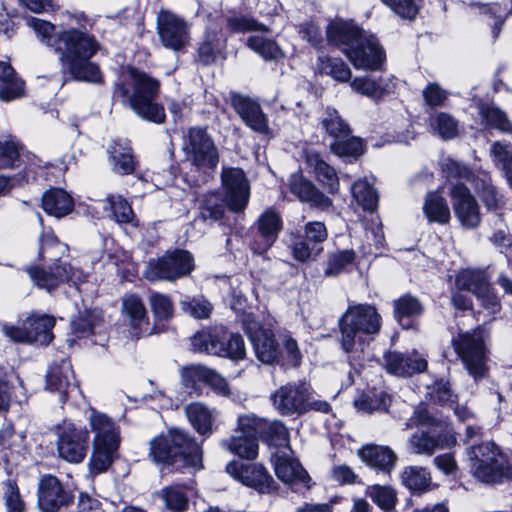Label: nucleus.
Returning <instances> with one entry per match:
<instances>
[{
    "label": "nucleus",
    "instance_id": "bb28decb",
    "mask_svg": "<svg viewBox=\"0 0 512 512\" xmlns=\"http://www.w3.org/2000/svg\"><path fill=\"white\" fill-rule=\"evenodd\" d=\"M289 188L291 193L302 202H308L322 210L329 209L332 206V200L319 191L315 185L300 172H296L290 176Z\"/></svg>",
    "mask_w": 512,
    "mask_h": 512
},
{
    "label": "nucleus",
    "instance_id": "72a5a7b5",
    "mask_svg": "<svg viewBox=\"0 0 512 512\" xmlns=\"http://www.w3.org/2000/svg\"><path fill=\"white\" fill-rule=\"evenodd\" d=\"M184 411L189 422L199 434L209 436L212 433L215 410L202 402H194L187 405Z\"/></svg>",
    "mask_w": 512,
    "mask_h": 512
},
{
    "label": "nucleus",
    "instance_id": "864d4df0",
    "mask_svg": "<svg viewBox=\"0 0 512 512\" xmlns=\"http://www.w3.org/2000/svg\"><path fill=\"white\" fill-rule=\"evenodd\" d=\"M112 212V220L117 224H129L135 220L131 205L120 195H110L106 199Z\"/></svg>",
    "mask_w": 512,
    "mask_h": 512
},
{
    "label": "nucleus",
    "instance_id": "f8f14e48",
    "mask_svg": "<svg viewBox=\"0 0 512 512\" xmlns=\"http://www.w3.org/2000/svg\"><path fill=\"white\" fill-rule=\"evenodd\" d=\"M157 31L164 47L173 51H180L190 41V26L183 18L167 11L161 10L157 16Z\"/></svg>",
    "mask_w": 512,
    "mask_h": 512
},
{
    "label": "nucleus",
    "instance_id": "8fccbe9b",
    "mask_svg": "<svg viewBox=\"0 0 512 512\" xmlns=\"http://www.w3.org/2000/svg\"><path fill=\"white\" fill-rule=\"evenodd\" d=\"M119 447L93 445V453L90 459L92 473L105 472L113 463Z\"/></svg>",
    "mask_w": 512,
    "mask_h": 512
},
{
    "label": "nucleus",
    "instance_id": "49530a36",
    "mask_svg": "<svg viewBox=\"0 0 512 512\" xmlns=\"http://www.w3.org/2000/svg\"><path fill=\"white\" fill-rule=\"evenodd\" d=\"M317 70L338 82H347L351 78L350 68L339 58L319 57Z\"/></svg>",
    "mask_w": 512,
    "mask_h": 512
},
{
    "label": "nucleus",
    "instance_id": "5701e85b",
    "mask_svg": "<svg viewBox=\"0 0 512 512\" xmlns=\"http://www.w3.org/2000/svg\"><path fill=\"white\" fill-rule=\"evenodd\" d=\"M28 274L33 282L40 288L48 291L54 289L62 282H80L83 279L82 272L74 269L70 264L55 265L52 272H46L39 267H31Z\"/></svg>",
    "mask_w": 512,
    "mask_h": 512
},
{
    "label": "nucleus",
    "instance_id": "0e129e2a",
    "mask_svg": "<svg viewBox=\"0 0 512 512\" xmlns=\"http://www.w3.org/2000/svg\"><path fill=\"white\" fill-rule=\"evenodd\" d=\"M20 158V145L13 139L0 141V169L13 168Z\"/></svg>",
    "mask_w": 512,
    "mask_h": 512
},
{
    "label": "nucleus",
    "instance_id": "aec40b11",
    "mask_svg": "<svg viewBox=\"0 0 512 512\" xmlns=\"http://www.w3.org/2000/svg\"><path fill=\"white\" fill-rule=\"evenodd\" d=\"M246 332L259 361L269 365L279 363V348L270 330L256 321H251L246 324Z\"/></svg>",
    "mask_w": 512,
    "mask_h": 512
},
{
    "label": "nucleus",
    "instance_id": "3c124183",
    "mask_svg": "<svg viewBox=\"0 0 512 512\" xmlns=\"http://www.w3.org/2000/svg\"><path fill=\"white\" fill-rule=\"evenodd\" d=\"M365 495L385 512H390L397 502L396 492L390 486H368Z\"/></svg>",
    "mask_w": 512,
    "mask_h": 512
},
{
    "label": "nucleus",
    "instance_id": "cd10ccee",
    "mask_svg": "<svg viewBox=\"0 0 512 512\" xmlns=\"http://www.w3.org/2000/svg\"><path fill=\"white\" fill-rule=\"evenodd\" d=\"M73 370L68 360L50 366L46 375L45 388L51 393H57L60 402H65L69 391L74 388Z\"/></svg>",
    "mask_w": 512,
    "mask_h": 512
},
{
    "label": "nucleus",
    "instance_id": "09e8293b",
    "mask_svg": "<svg viewBox=\"0 0 512 512\" xmlns=\"http://www.w3.org/2000/svg\"><path fill=\"white\" fill-rule=\"evenodd\" d=\"M479 114L487 125L496 128L501 132H512V123L505 112L494 105H481Z\"/></svg>",
    "mask_w": 512,
    "mask_h": 512
},
{
    "label": "nucleus",
    "instance_id": "1a4fd4ad",
    "mask_svg": "<svg viewBox=\"0 0 512 512\" xmlns=\"http://www.w3.org/2000/svg\"><path fill=\"white\" fill-rule=\"evenodd\" d=\"M187 159L199 170H213L219 162L217 148L205 129L194 127L187 134L184 144Z\"/></svg>",
    "mask_w": 512,
    "mask_h": 512
},
{
    "label": "nucleus",
    "instance_id": "7c9ffc66",
    "mask_svg": "<svg viewBox=\"0 0 512 512\" xmlns=\"http://www.w3.org/2000/svg\"><path fill=\"white\" fill-rule=\"evenodd\" d=\"M327 40L330 44L344 48H352L364 31L352 21L334 20L327 26Z\"/></svg>",
    "mask_w": 512,
    "mask_h": 512
},
{
    "label": "nucleus",
    "instance_id": "473e14b6",
    "mask_svg": "<svg viewBox=\"0 0 512 512\" xmlns=\"http://www.w3.org/2000/svg\"><path fill=\"white\" fill-rule=\"evenodd\" d=\"M307 164L316 180L330 193L337 194L340 189L338 175L335 169L326 163L318 154L307 155Z\"/></svg>",
    "mask_w": 512,
    "mask_h": 512
},
{
    "label": "nucleus",
    "instance_id": "e2e57ef3",
    "mask_svg": "<svg viewBox=\"0 0 512 512\" xmlns=\"http://www.w3.org/2000/svg\"><path fill=\"white\" fill-rule=\"evenodd\" d=\"M395 316L398 321L404 317L418 316L422 312L419 300L410 295H404L394 302Z\"/></svg>",
    "mask_w": 512,
    "mask_h": 512
},
{
    "label": "nucleus",
    "instance_id": "ea45409f",
    "mask_svg": "<svg viewBox=\"0 0 512 512\" xmlns=\"http://www.w3.org/2000/svg\"><path fill=\"white\" fill-rule=\"evenodd\" d=\"M352 198L366 212L373 213L378 207V193L367 179H358L351 186Z\"/></svg>",
    "mask_w": 512,
    "mask_h": 512
},
{
    "label": "nucleus",
    "instance_id": "c85d7f7f",
    "mask_svg": "<svg viewBox=\"0 0 512 512\" xmlns=\"http://www.w3.org/2000/svg\"><path fill=\"white\" fill-rule=\"evenodd\" d=\"M89 424L94 433L93 445L119 447V428L110 417L92 410L89 416Z\"/></svg>",
    "mask_w": 512,
    "mask_h": 512
},
{
    "label": "nucleus",
    "instance_id": "de8ad7c7",
    "mask_svg": "<svg viewBox=\"0 0 512 512\" xmlns=\"http://www.w3.org/2000/svg\"><path fill=\"white\" fill-rule=\"evenodd\" d=\"M160 497L171 512H183L188 508L189 499L185 487L172 485L161 490Z\"/></svg>",
    "mask_w": 512,
    "mask_h": 512
},
{
    "label": "nucleus",
    "instance_id": "a18cd8bd",
    "mask_svg": "<svg viewBox=\"0 0 512 512\" xmlns=\"http://www.w3.org/2000/svg\"><path fill=\"white\" fill-rule=\"evenodd\" d=\"M321 126L333 138H345L349 136L350 129L341 118L338 111L327 107L319 118Z\"/></svg>",
    "mask_w": 512,
    "mask_h": 512
},
{
    "label": "nucleus",
    "instance_id": "9d476101",
    "mask_svg": "<svg viewBox=\"0 0 512 512\" xmlns=\"http://www.w3.org/2000/svg\"><path fill=\"white\" fill-rule=\"evenodd\" d=\"M57 450L59 456L70 463H80L86 456L89 433L71 422H63L58 427Z\"/></svg>",
    "mask_w": 512,
    "mask_h": 512
},
{
    "label": "nucleus",
    "instance_id": "79ce46f5",
    "mask_svg": "<svg viewBox=\"0 0 512 512\" xmlns=\"http://www.w3.org/2000/svg\"><path fill=\"white\" fill-rule=\"evenodd\" d=\"M224 45L222 33L216 28H208L203 42L199 46V57L204 64L215 61Z\"/></svg>",
    "mask_w": 512,
    "mask_h": 512
},
{
    "label": "nucleus",
    "instance_id": "774afa93",
    "mask_svg": "<svg viewBox=\"0 0 512 512\" xmlns=\"http://www.w3.org/2000/svg\"><path fill=\"white\" fill-rule=\"evenodd\" d=\"M266 429L270 441L277 446V450L290 449L288 429L283 423L274 421L269 425L267 424Z\"/></svg>",
    "mask_w": 512,
    "mask_h": 512
},
{
    "label": "nucleus",
    "instance_id": "39448f33",
    "mask_svg": "<svg viewBox=\"0 0 512 512\" xmlns=\"http://www.w3.org/2000/svg\"><path fill=\"white\" fill-rule=\"evenodd\" d=\"M473 475L484 483H495L503 477L512 479V465L493 442L471 447L469 451Z\"/></svg>",
    "mask_w": 512,
    "mask_h": 512
},
{
    "label": "nucleus",
    "instance_id": "9b49d317",
    "mask_svg": "<svg viewBox=\"0 0 512 512\" xmlns=\"http://www.w3.org/2000/svg\"><path fill=\"white\" fill-rule=\"evenodd\" d=\"M55 319L49 315L32 314L24 322V327L4 326L5 335L18 342H35L48 345L53 340L52 328Z\"/></svg>",
    "mask_w": 512,
    "mask_h": 512
},
{
    "label": "nucleus",
    "instance_id": "c756f323",
    "mask_svg": "<svg viewBox=\"0 0 512 512\" xmlns=\"http://www.w3.org/2000/svg\"><path fill=\"white\" fill-rule=\"evenodd\" d=\"M359 458L369 467L390 473L396 465L397 455L389 447L377 444H366L358 450Z\"/></svg>",
    "mask_w": 512,
    "mask_h": 512
},
{
    "label": "nucleus",
    "instance_id": "2f4dec72",
    "mask_svg": "<svg viewBox=\"0 0 512 512\" xmlns=\"http://www.w3.org/2000/svg\"><path fill=\"white\" fill-rule=\"evenodd\" d=\"M24 96L25 82L9 63L0 61V100L11 102Z\"/></svg>",
    "mask_w": 512,
    "mask_h": 512
},
{
    "label": "nucleus",
    "instance_id": "6ab92c4d",
    "mask_svg": "<svg viewBox=\"0 0 512 512\" xmlns=\"http://www.w3.org/2000/svg\"><path fill=\"white\" fill-rule=\"evenodd\" d=\"M72 501L73 496L55 476L45 475L40 479L37 503L42 512H57Z\"/></svg>",
    "mask_w": 512,
    "mask_h": 512
},
{
    "label": "nucleus",
    "instance_id": "7ed1b4c3",
    "mask_svg": "<svg viewBox=\"0 0 512 512\" xmlns=\"http://www.w3.org/2000/svg\"><path fill=\"white\" fill-rule=\"evenodd\" d=\"M150 456L155 462L174 464L181 460L185 466L202 467L200 445L180 429L170 430L167 435L151 440Z\"/></svg>",
    "mask_w": 512,
    "mask_h": 512
},
{
    "label": "nucleus",
    "instance_id": "f03ea898",
    "mask_svg": "<svg viewBox=\"0 0 512 512\" xmlns=\"http://www.w3.org/2000/svg\"><path fill=\"white\" fill-rule=\"evenodd\" d=\"M99 49L100 44L94 35L85 30L69 28L58 36L57 50L61 54L60 60L76 80L94 83L101 81L99 67L90 61Z\"/></svg>",
    "mask_w": 512,
    "mask_h": 512
},
{
    "label": "nucleus",
    "instance_id": "b1692460",
    "mask_svg": "<svg viewBox=\"0 0 512 512\" xmlns=\"http://www.w3.org/2000/svg\"><path fill=\"white\" fill-rule=\"evenodd\" d=\"M449 195L458 221L462 224H478L480 222L479 207L465 185L460 182L451 184Z\"/></svg>",
    "mask_w": 512,
    "mask_h": 512
},
{
    "label": "nucleus",
    "instance_id": "37998d69",
    "mask_svg": "<svg viewBox=\"0 0 512 512\" xmlns=\"http://www.w3.org/2000/svg\"><path fill=\"white\" fill-rule=\"evenodd\" d=\"M490 155L496 167L501 169L512 189V146L504 142H494L490 148Z\"/></svg>",
    "mask_w": 512,
    "mask_h": 512
},
{
    "label": "nucleus",
    "instance_id": "423d86ee",
    "mask_svg": "<svg viewBox=\"0 0 512 512\" xmlns=\"http://www.w3.org/2000/svg\"><path fill=\"white\" fill-rule=\"evenodd\" d=\"M192 346L198 352H204L233 361L246 357L245 343L241 335L230 334L227 338L221 330H202L192 337Z\"/></svg>",
    "mask_w": 512,
    "mask_h": 512
},
{
    "label": "nucleus",
    "instance_id": "6e6552de",
    "mask_svg": "<svg viewBox=\"0 0 512 512\" xmlns=\"http://www.w3.org/2000/svg\"><path fill=\"white\" fill-rule=\"evenodd\" d=\"M194 268L193 257L188 251L167 252L157 260H151L144 275L149 281L175 280L188 275Z\"/></svg>",
    "mask_w": 512,
    "mask_h": 512
},
{
    "label": "nucleus",
    "instance_id": "f257e3e1",
    "mask_svg": "<svg viewBox=\"0 0 512 512\" xmlns=\"http://www.w3.org/2000/svg\"><path fill=\"white\" fill-rule=\"evenodd\" d=\"M160 81L144 71L130 67L117 84L116 92L138 117L161 124L166 119L164 107L156 102L160 92Z\"/></svg>",
    "mask_w": 512,
    "mask_h": 512
},
{
    "label": "nucleus",
    "instance_id": "f3484780",
    "mask_svg": "<svg viewBox=\"0 0 512 512\" xmlns=\"http://www.w3.org/2000/svg\"><path fill=\"white\" fill-rule=\"evenodd\" d=\"M221 179L227 206L233 211H242L250 196V186L244 172L239 168H224Z\"/></svg>",
    "mask_w": 512,
    "mask_h": 512
},
{
    "label": "nucleus",
    "instance_id": "6e6d98bb",
    "mask_svg": "<svg viewBox=\"0 0 512 512\" xmlns=\"http://www.w3.org/2000/svg\"><path fill=\"white\" fill-rule=\"evenodd\" d=\"M282 349H279V364L297 367L301 363L302 355L298 343L290 335L281 336Z\"/></svg>",
    "mask_w": 512,
    "mask_h": 512
},
{
    "label": "nucleus",
    "instance_id": "412c9836",
    "mask_svg": "<svg viewBox=\"0 0 512 512\" xmlns=\"http://www.w3.org/2000/svg\"><path fill=\"white\" fill-rule=\"evenodd\" d=\"M274 471L279 480L286 484L306 485L310 477L300 462L293 457L290 449H278L272 455Z\"/></svg>",
    "mask_w": 512,
    "mask_h": 512
},
{
    "label": "nucleus",
    "instance_id": "58836bf2",
    "mask_svg": "<svg viewBox=\"0 0 512 512\" xmlns=\"http://www.w3.org/2000/svg\"><path fill=\"white\" fill-rule=\"evenodd\" d=\"M221 446L229 452L248 460H253L258 455L257 438L242 434L223 440Z\"/></svg>",
    "mask_w": 512,
    "mask_h": 512
},
{
    "label": "nucleus",
    "instance_id": "603ef678",
    "mask_svg": "<svg viewBox=\"0 0 512 512\" xmlns=\"http://www.w3.org/2000/svg\"><path fill=\"white\" fill-rule=\"evenodd\" d=\"M247 45L265 60H277L283 57L280 46L272 39L264 36H251Z\"/></svg>",
    "mask_w": 512,
    "mask_h": 512
},
{
    "label": "nucleus",
    "instance_id": "e433bc0d",
    "mask_svg": "<svg viewBox=\"0 0 512 512\" xmlns=\"http://www.w3.org/2000/svg\"><path fill=\"white\" fill-rule=\"evenodd\" d=\"M112 169L118 174H131L135 169L134 157L127 140H114L108 148Z\"/></svg>",
    "mask_w": 512,
    "mask_h": 512
},
{
    "label": "nucleus",
    "instance_id": "393cba45",
    "mask_svg": "<svg viewBox=\"0 0 512 512\" xmlns=\"http://www.w3.org/2000/svg\"><path fill=\"white\" fill-rule=\"evenodd\" d=\"M125 321L137 337L150 334L148 312L142 298L136 294H125L121 302Z\"/></svg>",
    "mask_w": 512,
    "mask_h": 512
},
{
    "label": "nucleus",
    "instance_id": "4468645a",
    "mask_svg": "<svg viewBox=\"0 0 512 512\" xmlns=\"http://www.w3.org/2000/svg\"><path fill=\"white\" fill-rule=\"evenodd\" d=\"M292 235V252L297 261L314 260L322 251L321 243L327 238L325 226H297Z\"/></svg>",
    "mask_w": 512,
    "mask_h": 512
},
{
    "label": "nucleus",
    "instance_id": "680f3d73",
    "mask_svg": "<svg viewBox=\"0 0 512 512\" xmlns=\"http://www.w3.org/2000/svg\"><path fill=\"white\" fill-rule=\"evenodd\" d=\"M267 423L255 414H243L238 417V433L257 438L266 430Z\"/></svg>",
    "mask_w": 512,
    "mask_h": 512
},
{
    "label": "nucleus",
    "instance_id": "a878e982",
    "mask_svg": "<svg viewBox=\"0 0 512 512\" xmlns=\"http://www.w3.org/2000/svg\"><path fill=\"white\" fill-rule=\"evenodd\" d=\"M384 366L388 373L405 377L425 371L427 361L417 352L404 354L390 351L384 355Z\"/></svg>",
    "mask_w": 512,
    "mask_h": 512
},
{
    "label": "nucleus",
    "instance_id": "4d7b16f0",
    "mask_svg": "<svg viewBox=\"0 0 512 512\" xmlns=\"http://www.w3.org/2000/svg\"><path fill=\"white\" fill-rule=\"evenodd\" d=\"M390 402V397L381 391L379 393L361 395L354 403L358 410L372 413L374 411L386 410Z\"/></svg>",
    "mask_w": 512,
    "mask_h": 512
},
{
    "label": "nucleus",
    "instance_id": "c03bdc74",
    "mask_svg": "<svg viewBox=\"0 0 512 512\" xmlns=\"http://www.w3.org/2000/svg\"><path fill=\"white\" fill-rule=\"evenodd\" d=\"M401 481L409 489L423 492L430 487L432 478L427 469L418 466H408L401 473Z\"/></svg>",
    "mask_w": 512,
    "mask_h": 512
},
{
    "label": "nucleus",
    "instance_id": "a19ab883",
    "mask_svg": "<svg viewBox=\"0 0 512 512\" xmlns=\"http://www.w3.org/2000/svg\"><path fill=\"white\" fill-rule=\"evenodd\" d=\"M352 90L371 99H379L390 91L383 78L356 77L350 82Z\"/></svg>",
    "mask_w": 512,
    "mask_h": 512
},
{
    "label": "nucleus",
    "instance_id": "c9c22d12",
    "mask_svg": "<svg viewBox=\"0 0 512 512\" xmlns=\"http://www.w3.org/2000/svg\"><path fill=\"white\" fill-rule=\"evenodd\" d=\"M42 207L48 215L60 219L73 210L74 201L65 190L50 189L42 197Z\"/></svg>",
    "mask_w": 512,
    "mask_h": 512
},
{
    "label": "nucleus",
    "instance_id": "bf43d9fd",
    "mask_svg": "<svg viewBox=\"0 0 512 512\" xmlns=\"http://www.w3.org/2000/svg\"><path fill=\"white\" fill-rule=\"evenodd\" d=\"M331 150L334 154L339 157H358L363 151V142L360 138H337L334 143L331 144Z\"/></svg>",
    "mask_w": 512,
    "mask_h": 512
},
{
    "label": "nucleus",
    "instance_id": "052dcab7",
    "mask_svg": "<svg viewBox=\"0 0 512 512\" xmlns=\"http://www.w3.org/2000/svg\"><path fill=\"white\" fill-rule=\"evenodd\" d=\"M68 251V247L64 243H60L56 236L53 234L52 230L43 232L40 240V251L39 254L41 257H45L46 255L53 259L56 257H60L66 254Z\"/></svg>",
    "mask_w": 512,
    "mask_h": 512
},
{
    "label": "nucleus",
    "instance_id": "69168bd1",
    "mask_svg": "<svg viewBox=\"0 0 512 512\" xmlns=\"http://www.w3.org/2000/svg\"><path fill=\"white\" fill-rule=\"evenodd\" d=\"M431 126L438 131L443 139H451L457 135V122L446 113H438L431 119Z\"/></svg>",
    "mask_w": 512,
    "mask_h": 512
},
{
    "label": "nucleus",
    "instance_id": "f704fd0d",
    "mask_svg": "<svg viewBox=\"0 0 512 512\" xmlns=\"http://www.w3.org/2000/svg\"><path fill=\"white\" fill-rule=\"evenodd\" d=\"M456 442L454 436L444 442L440 437L432 436L426 432H416L408 439V450L416 455L432 456L439 448L448 447Z\"/></svg>",
    "mask_w": 512,
    "mask_h": 512
},
{
    "label": "nucleus",
    "instance_id": "13d9d810",
    "mask_svg": "<svg viewBox=\"0 0 512 512\" xmlns=\"http://www.w3.org/2000/svg\"><path fill=\"white\" fill-rule=\"evenodd\" d=\"M209 369V367L199 364L183 367L181 370V380L183 385L192 391H200L199 383H205L209 375Z\"/></svg>",
    "mask_w": 512,
    "mask_h": 512
},
{
    "label": "nucleus",
    "instance_id": "4c0bfd02",
    "mask_svg": "<svg viewBox=\"0 0 512 512\" xmlns=\"http://www.w3.org/2000/svg\"><path fill=\"white\" fill-rule=\"evenodd\" d=\"M423 212L430 222L446 224L450 220V208L441 191H431L426 194Z\"/></svg>",
    "mask_w": 512,
    "mask_h": 512
},
{
    "label": "nucleus",
    "instance_id": "2eb2a0df",
    "mask_svg": "<svg viewBox=\"0 0 512 512\" xmlns=\"http://www.w3.org/2000/svg\"><path fill=\"white\" fill-rule=\"evenodd\" d=\"M226 472L236 481L259 493H270L273 490L274 480L261 464L231 461L226 466Z\"/></svg>",
    "mask_w": 512,
    "mask_h": 512
},
{
    "label": "nucleus",
    "instance_id": "0eeeda50",
    "mask_svg": "<svg viewBox=\"0 0 512 512\" xmlns=\"http://www.w3.org/2000/svg\"><path fill=\"white\" fill-rule=\"evenodd\" d=\"M452 343L468 373L476 380L483 378L487 371L483 330L476 329L473 332L459 333Z\"/></svg>",
    "mask_w": 512,
    "mask_h": 512
},
{
    "label": "nucleus",
    "instance_id": "dca6fc26",
    "mask_svg": "<svg viewBox=\"0 0 512 512\" xmlns=\"http://www.w3.org/2000/svg\"><path fill=\"white\" fill-rule=\"evenodd\" d=\"M456 285L460 290L473 293L491 313H496L500 304L491 292V286L484 271L465 269L459 272Z\"/></svg>",
    "mask_w": 512,
    "mask_h": 512
},
{
    "label": "nucleus",
    "instance_id": "a211bd4d",
    "mask_svg": "<svg viewBox=\"0 0 512 512\" xmlns=\"http://www.w3.org/2000/svg\"><path fill=\"white\" fill-rule=\"evenodd\" d=\"M308 385L303 382L288 383L272 395L273 407L283 415L303 414L308 400Z\"/></svg>",
    "mask_w": 512,
    "mask_h": 512
},
{
    "label": "nucleus",
    "instance_id": "338daca9",
    "mask_svg": "<svg viewBox=\"0 0 512 512\" xmlns=\"http://www.w3.org/2000/svg\"><path fill=\"white\" fill-rule=\"evenodd\" d=\"M181 308L184 312L194 318H208L212 311L211 304L205 299L193 298L181 301Z\"/></svg>",
    "mask_w": 512,
    "mask_h": 512
},
{
    "label": "nucleus",
    "instance_id": "20e7f679",
    "mask_svg": "<svg viewBox=\"0 0 512 512\" xmlns=\"http://www.w3.org/2000/svg\"><path fill=\"white\" fill-rule=\"evenodd\" d=\"M341 344L350 353L356 345L362 346L364 336L379 332L381 317L371 305H350L340 318Z\"/></svg>",
    "mask_w": 512,
    "mask_h": 512
},
{
    "label": "nucleus",
    "instance_id": "ddd939ff",
    "mask_svg": "<svg viewBox=\"0 0 512 512\" xmlns=\"http://www.w3.org/2000/svg\"><path fill=\"white\" fill-rule=\"evenodd\" d=\"M343 53L358 70H378L385 61V53L376 37L366 32L352 48H344Z\"/></svg>",
    "mask_w": 512,
    "mask_h": 512
},
{
    "label": "nucleus",
    "instance_id": "5fc2aeb1",
    "mask_svg": "<svg viewBox=\"0 0 512 512\" xmlns=\"http://www.w3.org/2000/svg\"><path fill=\"white\" fill-rule=\"evenodd\" d=\"M148 301L155 319L168 321L173 317L174 306L169 296L160 292H152Z\"/></svg>",
    "mask_w": 512,
    "mask_h": 512
},
{
    "label": "nucleus",
    "instance_id": "4be33fe9",
    "mask_svg": "<svg viewBox=\"0 0 512 512\" xmlns=\"http://www.w3.org/2000/svg\"><path fill=\"white\" fill-rule=\"evenodd\" d=\"M231 102L236 113L250 129L259 134H270L268 118L256 100L248 96L234 94Z\"/></svg>",
    "mask_w": 512,
    "mask_h": 512
}]
</instances>
